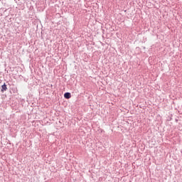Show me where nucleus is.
Wrapping results in <instances>:
<instances>
[{
  "label": "nucleus",
  "mask_w": 182,
  "mask_h": 182,
  "mask_svg": "<svg viewBox=\"0 0 182 182\" xmlns=\"http://www.w3.org/2000/svg\"><path fill=\"white\" fill-rule=\"evenodd\" d=\"M14 93H18V89L16 90V92Z\"/></svg>",
  "instance_id": "3"
},
{
  "label": "nucleus",
  "mask_w": 182,
  "mask_h": 182,
  "mask_svg": "<svg viewBox=\"0 0 182 182\" xmlns=\"http://www.w3.org/2000/svg\"><path fill=\"white\" fill-rule=\"evenodd\" d=\"M64 97H65V99H70V97H72V95H70V92H65V93L64 94Z\"/></svg>",
  "instance_id": "2"
},
{
  "label": "nucleus",
  "mask_w": 182,
  "mask_h": 182,
  "mask_svg": "<svg viewBox=\"0 0 182 182\" xmlns=\"http://www.w3.org/2000/svg\"><path fill=\"white\" fill-rule=\"evenodd\" d=\"M6 90H8V87H6V84L4 83V84L1 86V92H2V93H4V92H6Z\"/></svg>",
  "instance_id": "1"
}]
</instances>
